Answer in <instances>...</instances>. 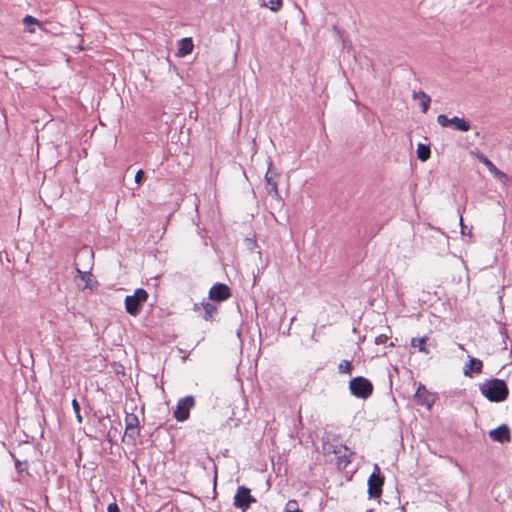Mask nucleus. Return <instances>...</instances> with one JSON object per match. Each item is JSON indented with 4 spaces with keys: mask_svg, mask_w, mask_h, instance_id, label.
<instances>
[{
    "mask_svg": "<svg viewBox=\"0 0 512 512\" xmlns=\"http://www.w3.org/2000/svg\"><path fill=\"white\" fill-rule=\"evenodd\" d=\"M477 158L480 162H482L486 167L487 169L490 171H493L494 168L496 167L485 155L483 154H477Z\"/></svg>",
    "mask_w": 512,
    "mask_h": 512,
    "instance_id": "nucleus-21",
    "label": "nucleus"
},
{
    "mask_svg": "<svg viewBox=\"0 0 512 512\" xmlns=\"http://www.w3.org/2000/svg\"><path fill=\"white\" fill-rule=\"evenodd\" d=\"M284 512H302L298 507L296 501H289L286 504Z\"/></svg>",
    "mask_w": 512,
    "mask_h": 512,
    "instance_id": "nucleus-26",
    "label": "nucleus"
},
{
    "mask_svg": "<svg viewBox=\"0 0 512 512\" xmlns=\"http://www.w3.org/2000/svg\"><path fill=\"white\" fill-rule=\"evenodd\" d=\"M344 452H347V448L343 447ZM350 463V458L344 453V455L339 457V465H343L344 467Z\"/></svg>",
    "mask_w": 512,
    "mask_h": 512,
    "instance_id": "nucleus-27",
    "label": "nucleus"
},
{
    "mask_svg": "<svg viewBox=\"0 0 512 512\" xmlns=\"http://www.w3.org/2000/svg\"><path fill=\"white\" fill-rule=\"evenodd\" d=\"M194 309H195V310H198V309H199V305H198V304H195Z\"/></svg>",
    "mask_w": 512,
    "mask_h": 512,
    "instance_id": "nucleus-33",
    "label": "nucleus"
},
{
    "mask_svg": "<svg viewBox=\"0 0 512 512\" xmlns=\"http://www.w3.org/2000/svg\"><path fill=\"white\" fill-rule=\"evenodd\" d=\"M209 297L214 301H223L230 297V289L225 284H216L209 291Z\"/></svg>",
    "mask_w": 512,
    "mask_h": 512,
    "instance_id": "nucleus-9",
    "label": "nucleus"
},
{
    "mask_svg": "<svg viewBox=\"0 0 512 512\" xmlns=\"http://www.w3.org/2000/svg\"><path fill=\"white\" fill-rule=\"evenodd\" d=\"M482 393L491 401H502L507 397L508 389L504 381L494 380L481 388Z\"/></svg>",
    "mask_w": 512,
    "mask_h": 512,
    "instance_id": "nucleus-2",
    "label": "nucleus"
},
{
    "mask_svg": "<svg viewBox=\"0 0 512 512\" xmlns=\"http://www.w3.org/2000/svg\"><path fill=\"white\" fill-rule=\"evenodd\" d=\"M482 362L477 358H471L469 363L464 367V374L470 376L471 372L480 373L482 370Z\"/></svg>",
    "mask_w": 512,
    "mask_h": 512,
    "instance_id": "nucleus-16",
    "label": "nucleus"
},
{
    "mask_svg": "<svg viewBox=\"0 0 512 512\" xmlns=\"http://www.w3.org/2000/svg\"><path fill=\"white\" fill-rule=\"evenodd\" d=\"M149 298L148 292L143 288H138L133 294L127 295L124 300L125 310L131 316H137L141 312L142 306Z\"/></svg>",
    "mask_w": 512,
    "mask_h": 512,
    "instance_id": "nucleus-1",
    "label": "nucleus"
},
{
    "mask_svg": "<svg viewBox=\"0 0 512 512\" xmlns=\"http://www.w3.org/2000/svg\"><path fill=\"white\" fill-rule=\"evenodd\" d=\"M416 401L430 409L434 403V396L424 386H419L415 393Z\"/></svg>",
    "mask_w": 512,
    "mask_h": 512,
    "instance_id": "nucleus-10",
    "label": "nucleus"
},
{
    "mask_svg": "<svg viewBox=\"0 0 512 512\" xmlns=\"http://www.w3.org/2000/svg\"><path fill=\"white\" fill-rule=\"evenodd\" d=\"M417 157L420 161L425 162L430 158L431 150L426 144L419 143L417 145Z\"/></svg>",
    "mask_w": 512,
    "mask_h": 512,
    "instance_id": "nucleus-17",
    "label": "nucleus"
},
{
    "mask_svg": "<svg viewBox=\"0 0 512 512\" xmlns=\"http://www.w3.org/2000/svg\"><path fill=\"white\" fill-rule=\"evenodd\" d=\"M205 310V318L210 319L216 311V306L211 303L202 304Z\"/></svg>",
    "mask_w": 512,
    "mask_h": 512,
    "instance_id": "nucleus-22",
    "label": "nucleus"
},
{
    "mask_svg": "<svg viewBox=\"0 0 512 512\" xmlns=\"http://www.w3.org/2000/svg\"><path fill=\"white\" fill-rule=\"evenodd\" d=\"M143 177H144V171L143 170H138L135 174V182L137 184H140L143 180Z\"/></svg>",
    "mask_w": 512,
    "mask_h": 512,
    "instance_id": "nucleus-29",
    "label": "nucleus"
},
{
    "mask_svg": "<svg viewBox=\"0 0 512 512\" xmlns=\"http://www.w3.org/2000/svg\"><path fill=\"white\" fill-rule=\"evenodd\" d=\"M489 436L492 440L501 443L510 441V431L506 426H500L496 429L491 430L489 432Z\"/></svg>",
    "mask_w": 512,
    "mask_h": 512,
    "instance_id": "nucleus-11",
    "label": "nucleus"
},
{
    "mask_svg": "<svg viewBox=\"0 0 512 512\" xmlns=\"http://www.w3.org/2000/svg\"><path fill=\"white\" fill-rule=\"evenodd\" d=\"M194 406L192 396H187L178 401L174 416L178 421H185L189 417L190 409Z\"/></svg>",
    "mask_w": 512,
    "mask_h": 512,
    "instance_id": "nucleus-8",
    "label": "nucleus"
},
{
    "mask_svg": "<svg viewBox=\"0 0 512 512\" xmlns=\"http://www.w3.org/2000/svg\"><path fill=\"white\" fill-rule=\"evenodd\" d=\"M413 99L419 101V105L423 113H426L429 109L431 98L425 92H415L413 94Z\"/></svg>",
    "mask_w": 512,
    "mask_h": 512,
    "instance_id": "nucleus-15",
    "label": "nucleus"
},
{
    "mask_svg": "<svg viewBox=\"0 0 512 512\" xmlns=\"http://www.w3.org/2000/svg\"><path fill=\"white\" fill-rule=\"evenodd\" d=\"M387 340V336L386 335H379L378 337H376L375 339V343L376 344H383L385 343Z\"/></svg>",
    "mask_w": 512,
    "mask_h": 512,
    "instance_id": "nucleus-31",
    "label": "nucleus"
},
{
    "mask_svg": "<svg viewBox=\"0 0 512 512\" xmlns=\"http://www.w3.org/2000/svg\"><path fill=\"white\" fill-rule=\"evenodd\" d=\"M339 371L341 373H350L351 372V369H352V365L350 363V361L348 360H343L340 364H339Z\"/></svg>",
    "mask_w": 512,
    "mask_h": 512,
    "instance_id": "nucleus-23",
    "label": "nucleus"
},
{
    "mask_svg": "<svg viewBox=\"0 0 512 512\" xmlns=\"http://www.w3.org/2000/svg\"><path fill=\"white\" fill-rule=\"evenodd\" d=\"M384 478L380 475V468L374 465L373 473L368 479V494L371 498H379L382 494Z\"/></svg>",
    "mask_w": 512,
    "mask_h": 512,
    "instance_id": "nucleus-4",
    "label": "nucleus"
},
{
    "mask_svg": "<svg viewBox=\"0 0 512 512\" xmlns=\"http://www.w3.org/2000/svg\"><path fill=\"white\" fill-rule=\"evenodd\" d=\"M72 407L76 415L78 423H82V416L80 414V405L76 399L72 400Z\"/></svg>",
    "mask_w": 512,
    "mask_h": 512,
    "instance_id": "nucleus-24",
    "label": "nucleus"
},
{
    "mask_svg": "<svg viewBox=\"0 0 512 512\" xmlns=\"http://www.w3.org/2000/svg\"><path fill=\"white\" fill-rule=\"evenodd\" d=\"M138 425H139V420L135 414H133V413L126 414V417H125L126 435L134 437L136 434H138V430H137Z\"/></svg>",
    "mask_w": 512,
    "mask_h": 512,
    "instance_id": "nucleus-12",
    "label": "nucleus"
},
{
    "mask_svg": "<svg viewBox=\"0 0 512 512\" xmlns=\"http://www.w3.org/2000/svg\"><path fill=\"white\" fill-rule=\"evenodd\" d=\"M75 272L76 275L74 276L73 280L79 290H93L95 288L96 281L90 272L81 271L78 267L75 268Z\"/></svg>",
    "mask_w": 512,
    "mask_h": 512,
    "instance_id": "nucleus-5",
    "label": "nucleus"
},
{
    "mask_svg": "<svg viewBox=\"0 0 512 512\" xmlns=\"http://www.w3.org/2000/svg\"><path fill=\"white\" fill-rule=\"evenodd\" d=\"M23 23L26 27L27 32L30 34H34L36 32V27L44 30L43 25L33 16L27 15L23 19Z\"/></svg>",
    "mask_w": 512,
    "mask_h": 512,
    "instance_id": "nucleus-14",
    "label": "nucleus"
},
{
    "mask_svg": "<svg viewBox=\"0 0 512 512\" xmlns=\"http://www.w3.org/2000/svg\"><path fill=\"white\" fill-rule=\"evenodd\" d=\"M437 122L442 127L453 126L455 130L467 132L470 130V124L464 118L453 117L449 119L446 115L440 114L437 117Z\"/></svg>",
    "mask_w": 512,
    "mask_h": 512,
    "instance_id": "nucleus-6",
    "label": "nucleus"
},
{
    "mask_svg": "<svg viewBox=\"0 0 512 512\" xmlns=\"http://www.w3.org/2000/svg\"><path fill=\"white\" fill-rule=\"evenodd\" d=\"M194 44L191 38H183L178 42L177 57H185L192 53Z\"/></svg>",
    "mask_w": 512,
    "mask_h": 512,
    "instance_id": "nucleus-13",
    "label": "nucleus"
},
{
    "mask_svg": "<svg viewBox=\"0 0 512 512\" xmlns=\"http://www.w3.org/2000/svg\"><path fill=\"white\" fill-rule=\"evenodd\" d=\"M15 466H16L17 471L20 473L27 469V464L22 463L19 460H16Z\"/></svg>",
    "mask_w": 512,
    "mask_h": 512,
    "instance_id": "nucleus-28",
    "label": "nucleus"
},
{
    "mask_svg": "<svg viewBox=\"0 0 512 512\" xmlns=\"http://www.w3.org/2000/svg\"><path fill=\"white\" fill-rule=\"evenodd\" d=\"M254 502H256V500L250 495V490L248 488L241 486L237 489L234 497L235 507L245 512L249 508L250 504Z\"/></svg>",
    "mask_w": 512,
    "mask_h": 512,
    "instance_id": "nucleus-7",
    "label": "nucleus"
},
{
    "mask_svg": "<svg viewBox=\"0 0 512 512\" xmlns=\"http://www.w3.org/2000/svg\"><path fill=\"white\" fill-rule=\"evenodd\" d=\"M349 389L354 396L366 399L372 394L373 385L364 377H356L350 381Z\"/></svg>",
    "mask_w": 512,
    "mask_h": 512,
    "instance_id": "nucleus-3",
    "label": "nucleus"
},
{
    "mask_svg": "<svg viewBox=\"0 0 512 512\" xmlns=\"http://www.w3.org/2000/svg\"><path fill=\"white\" fill-rule=\"evenodd\" d=\"M271 166H272V163L270 162L269 163V167H268V171L265 174V180H266L267 185L269 186V192L270 193H274V194H278L277 183L269 175Z\"/></svg>",
    "mask_w": 512,
    "mask_h": 512,
    "instance_id": "nucleus-19",
    "label": "nucleus"
},
{
    "mask_svg": "<svg viewBox=\"0 0 512 512\" xmlns=\"http://www.w3.org/2000/svg\"><path fill=\"white\" fill-rule=\"evenodd\" d=\"M263 5L268 7L272 12H278L283 6V0H263Z\"/></svg>",
    "mask_w": 512,
    "mask_h": 512,
    "instance_id": "nucleus-20",
    "label": "nucleus"
},
{
    "mask_svg": "<svg viewBox=\"0 0 512 512\" xmlns=\"http://www.w3.org/2000/svg\"><path fill=\"white\" fill-rule=\"evenodd\" d=\"M411 346L414 348H417L420 352H423L425 354L429 353V350L426 347V338L425 337L412 338Z\"/></svg>",
    "mask_w": 512,
    "mask_h": 512,
    "instance_id": "nucleus-18",
    "label": "nucleus"
},
{
    "mask_svg": "<svg viewBox=\"0 0 512 512\" xmlns=\"http://www.w3.org/2000/svg\"><path fill=\"white\" fill-rule=\"evenodd\" d=\"M108 512H120V509L116 503H110L107 507Z\"/></svg>",
    "mask_w": 512,
    "mask_h": 512,
    "instance_id": "nucleus-30",
    "label": "nucleus"
},
{
    "mask_svg": "<svg viewBox=\"0 0 512 512\" xmlns=\"http://www.w3.org/2000/svg\"><path fill=\"white\" fill-rule=\"evenodd\" d=\"M497 179H499L501 182L505 183L508 179L507 175L500 171L497 167L494 168L493 171H490Z\"/></svg>",
    "mask_w": 512,
    "mask_h": 512,
    "instance_id": "nucleus-25",
    "label": "nucleus"
},
{
    "mask_svg": "<svg viewBox=\"0 0 512 512\" xmlns=\"http://www.w3.org/2000/svg\"><path fill=\"white\" fill-rule=\"evenodd\" d=\"M502 246H503V245H502L501 241H500V240H498V241H497V243H496V250H498V251H502Z\"/></svg>",
    "mask_w": 512,
    "mask_h": 512,
    "instance_id": "nucleus-32",
    "label": "nucleus"
}]
</instances>
